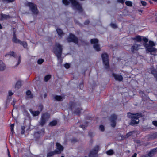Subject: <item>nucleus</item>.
Returning <instances> with one entry per match:
<instances>
[{
	"label": "nucleus",
	"mask_w": 157,
	"mask_h": 157,
	"mask_svg": "<svg viewBox=\"0 0 157 157\" xmlns=\"http://www.w3.org/2000/svg\"><path fill=\"white\" fill-rule=\"evenodd\" d=\"M43 108V106L42 105H40L39 106V109L40 110V111H42Z\"/></svg>",
	"instance_id": "nucleus-47"
},
{
	"label": "nucleus",
	"mask_w": 157,
	"mask_h": 157,
	"mask_svg": "<svg viewBox=\"0 0 157 157\" xmlns=\"http://www.w3.org/2000/svg\"><path fill=\"white\" fill-rule=\"evenodd\" d=\"M157 152V147L151 150L148 154V156L150 157L153 156Z\"/></svg>",
	"instance_id": "nucleus-14"
},
{
	"label": "nucleus",
	"mask_w": 157,
	"mask_h": 157,
	"mask_svg": "<svg viewBox=\"0 0 157 157\" xmlns=\"http://www.w3.org/2000/svg\"><path fill=\"white\" fill-rule=\"evenodd\" d=\"M3 28L2 26L1 25V24L0 23V29H2Z\"/></svg>",
	"instance_id": "nucleus-58"
},
{
	"label": "nucleus",
	"mask_w": 157,
	"mask_h": 157,
	"mask_svg": "<svg viewBox=\"0 0 157 157\" xmlns=\"http://www.w3.org/2000/svg\"><path fill=\"white\" fill-rule=\"evenodd\" d=\"M29 111L30 113L33 114V115L34 116H36L38 115L40 113V111H33L31 109H29Z\"/></svg>",
	"instance_id": "nucleus-19"
},
{
	"label": "nucleus",
	"mask_w": 157,
	"mask_h": 157,
	"mask_svg": "<svg viewBox=\"0 0 157 157\" xmlns=\"http://www.w3.org/2000/svg\"><path fill=\"white\" fill-rule=\"evenodd\" d=\"M56 146H57V149L55 150L57 151H60V153L63 150V147L59 143H56Z\"/></svg>",
	"instance_id": "nucleus-15"
},
{
	"label": "nucleus",
	"mask_w": 157,
	"mask_h": 157,
	"mask_svg": "<svg viewBox=\"0 0 157 157\" xmlns=\"http://www.w3.org/2000/svg\"><path fill=\"white\" fill-rule=\"evenodd\" d=\"M98 40H91L90 42L91 44H94V48L97 51L100 50L99 45L98 44Z\"/></svg>",
	"instance_id": "nucleus-9"
},
{
	"label": "nucleus",
	"mask_w": 157,
	"mask_h": 157,
	"mask_svg": "<svg viewBox=\"0 0 157 157\" xmlns=\"http://www.w3.org/2000/svg\"><path fill=\"white\" fill-rule=\"evenodd\" d=\"M95 39V40H96V39H97V38H93V39Z\"/></svg>",
	"instance_id": "nucleus-62"
},
{
	"label": "nucleus",
	"mask_w": 157,
	"mask_h": 157,
	"mask_svg": "<svg viewBox=\"0 0 157 157\" xmlns=\"http://www.w3.org/2000/svg\"><path fill=\"white\" fill-rule=\"evenodd\" d=\"M142 116V114L141 113H132L130 112L127 113V117L128 118H131V121L130 125L133 126L139 123V118Z\"/></svg>",
	"instance_id": "nucleus-3"
},
{
	"label": "nucleus",
	"mask_w": 157,
	"mask_h": 157,
	"mask_svg": "<svg viewBox=\"0 0 157 157\" xmlns=\"http://www.w3.org/2000/svg\"><path fill=\"white\" fill-rule=\"evenodd\" d=\"M90 22L89 20L87 19L84 22V24L85 25H87L89 24Z\"/></svg>",
	"instance_id": "nucleus-44"
},
{
	"label": "nucleus",
	"mask_w": 157,
	"mask_h": 157,
	"mask_svg": "<svg viewBox=\"0 0 157 157\" xmlns=\"http://www.w3.org/2000/svg\"><path fill=\"white\" fill-rule=\"evenodd\" d=\"M110 25L112 27L114 28H117V27L116 24L114 23H111Z\"/></svg>",
	"instance_id": "nucleus-42"
},
{
	"label": "nucleus",
	"mask_w": 157,
	"mask_h": 157,
	"mask_svg": "<svg viewBox=\"0 0 157 157\" xmlns=\"http://www.w3.org/2000/svg\"><path fill=\"white\" fill-rule=\"evenodd\" d=\"M99 129L102 132L104 131L105 130L104 126L103 125H100L99 126Z\"/></svg>",
	"instance_id": "nucleus-38"
},
{
	"label": "nucleus",
	"mask_w": 157,
	"mask_h": 157,
	"mask_svg": "<svg viewBox=\"0 0 157 157\" xmlns=\"http://www.w3.org/2000/svg\"><path fill=\"white\" fill-rule=\"evenodd\" d=\"M46 96H47V95H46V94H44V98L46 97Z\"/></svg>",
	"instance_id": "nucleus-60"
},
{
	"label": "nucleus",
	"mask_w": 157,
	"mask_h": 157,
	"mask_svg": "<svg viewBox=\"0 0 157 157\" xmlns=\"http://www.w3.org/2000/svg\"><path fill=\"white\" fill-rule=\"evenodd\" d=\"M7 154L8 153H10V152H9V150L8 148H7Z\"/></svg>",
	"instance_id": "nucleus-59"
},
{
	"label": "nucleus",
	"mask_w": 157,
	"mask_h": 157,
	"mask_svg": "<svg viewBox=\"0 0 157 157\" xmlns=\"http://www.w3.org/2000/svg\"><path fill=\"white\" fill-rule=\"evenodd\" d=\"M10 18V17L8 15L3 14L2 13L1 15V20H6Z\"/></svg>",
	"instance_id": "nucleus-16"
},
{
	"label": "nucleus",
	"mask_w": 157,
	"mask_h": 157,
	"mask_svg": "<svg viewBox=\"0 0 157 157\" xmlns=\"http://www.w3.org/2000/svg\"><path fill=\"white\" fill-rule=\"evenodd\" d=\"M152 124L154 126L157 127V121H153Z\"/></svg>",
	"instance_id": "nucleus-46"
},
{
	"label": "nucleus",
	"mask_w": 157,
	"mask_h": 157,
	"mask_svg": "<svg viewBox=\"0 0 157 157\" xmlns=\"http://www.w3.org/2000/svg\"><path fill=\"white\" fill-rule=\"evenodd\" d=\"M25 130H21V133L22 134H23L25 132Z\"/></svg>",
	"instance_id": "nucleus-56"
},
{
	"label": "nucleus",
	"mask_w": 157,
	"mask_h": 157,
	"mask_svg": "<svg viewBox=\"0 0 157 157\" xmlns=\"http://www.w3.org/2000/svg\"><path fill=\"white\" fill-rule=\"evenodd\" d=\"M51 75H47L45 76L44 78V80L45 82H47L51 78Z\"/></svg>",
	"instance_id": "nucleus-29"
},
{
	"label": "nucleus",
	"mask_w": 157,
	"mask_h": 157,
	"mask_svg": "<svg viewBox=\"0 0 157 157\" xmlns=\"http://www.w3.org/2000/svg\"><path fill=\"white\" fill-rule=\"evenodd\" d=\"M137 154L135 153L132 157H136Z\"/></svg>",
	"instance_id": "nucleus-54"
},
{
	"label": "nucleus",
	"mask_w": 157,
	"mask_h": 157,
	"mask_svg": "<svg viewBox=\"0 0 157 157\" xmlns=\"http://www.w3.org/2000/svg\"><path fill=\"white\" fill-rule=\"evenodd\" d=\"M13 42L16 43H19L22 45L25 48H26L27 46V43L24 41H21L20 40H13Z\"/></svg>",
	"instance_id": "nucleus-10"
},
{
	"label": "nucleus",
	"mask_w": 157,
	"mask_h": 157,
	"mask_svg": "<svg viewBox=\"0 0 157 157\" xmlns=\"http://www.w3.org/2000/svg\"><path fill=\"white\" fill-rule=\"evenodd\" d=\"M14 126V124H12L10 125V129H11V131L12 133H13L14 132V130H13V128Z\"/></svg>",
	"instance_id": "nucleus-34"
},
{
	"label": "nucleus",
	"mask_w": 157,
	"mask_h": 157,
	"mask_svg": "<svg viewBox=\"0 0 157 157\" xmlns=\"http://www.w3.org/2000/svg\"><path fill=\"white\" fill-rule=\"evenodd\" d=\"M23 113L27 117H28L29 115V114L28 112L26 110H25L24 111Z\"/></svg>",
	"instance_id": "nucleus-43"
},
{
	"label": "nucleus",
	"mask_w": 157,
	"mask_h": 157,
	"mask_svg": "<svg viewBox=\"0 0 157 157\" xmlns=\"http://www.w3.org/2000/svg\"><path fill=\"white\" fill-rule=\"evenodd\" d=\"M18 63L17 64V65H19L20 64V62H21V55H19L18 56Z\"/></svg>",
	"instance_id": "nucleus-41"
},
{
	"label": "nucleus",
	"mask_w": 157,
	"mask_h": 157,
	"mask_svg": "<svg viewBox=\"0 0 157 157\" xmlns=\"http://www.w3.org/2000/svg\"><path fill=\"white\" fill-rule=\"evenodd\" d=\"M61 157H64V156H62Z\"/></svg>",
	"instance_id": "nucleus-64"
},
{
	"label": "nucleus",
	"mask_w": 157,
	"mask_h": 157,
	"mask_svg": "<svg viewBox=\"0 0 157 157\" xmlns=\"http://www.w3.org/2000/svg\"><path fill=\"white\" fill-rule=\"evenodd\" d=\"M13 39H17L16 38V36L15 35V33H14L13 34Z\"/></svg>",
	"instance_id": "nucleus-51"
},
{
	"label": "nucleus",
	"mask_w": 157,
	"mask_h": 157,
	"mask_svg": "<svg viewBox=\"0 0 157 157\" xmlns=\"http://www.w3.org/2000/svg\"><path fill=\"white\" fill-rule=\"evenodd\" d=\"M16 101L14 99H13V102H12L11 104L12 105H13V106H14L15 102Z\"/></svg>",
	"instance_id": "nucleus-50"
},
{
	"label": "nucleus",
	"mask_w": 157,
	"mask_h": 157,
	"mask_svg": "<svg viewBox=\"0 0 157 157\" xmlns=\"http://www.w3.org/2000/svg\"><path fill=\"white\" fill-rule=\"evenodd\" d=\"M25 128V127L24 126H22L21 127V130H24Z\"/></svg>",
	"instance_id": "nucleus-55"
},
{
	"label": "nucleus",
	"mask_w": 157,
	"mask_h": 157,
	"mask_svg": "<svg viewBox=\"0 0 157 157\" xmlns=\"http://www.w3.org/2000/svg\"><path fill=\"white\" fill-rule=\"evenodd\" d=\"M78 40H67V42L70 43L71 42H73L75 44H77L78 43Z\"/></svg>",
	"instance_id": "nucleus-33"
},
{
	"label": "nucleus",
	"mask_w": 157,
	"mask_h": 157,
	"mask_svg": "<svg viewBox=\"0 0 157 157\" xmlns=\"http://www.w3.org/2000/svg\"><path fill=\"white\" fill-rule=\"evenodd\" d=\"M131 39H148L145 37H144L142 39L141 36L138 35L134 38L132 37Z\"/></svg>",
	"instance_id": "nucleus-25"
},
{
	"label": "nucleus",
	"mask_w": 157,
	"mask_h": 157,
	"mask_svg": "<svg viewBox=\"0 0 157 157\" xmlns=\"http://www.w3.org/2000/svg\"><path fill=\"white\" fill-rule=\"evenodd\" d=\"M132 133V132H130L128 133L125 136V138H127L129 136H131Z\"/></svg>",
	"instance_id": "nucleus-35"
},
{
	"label": "nucleus",
	"mask_w": 157,
	"mask_h": 157,
	"mask_svg": "<svg viewBox=\"0 0 157 157\" xmlns=\"http://www.w3.org/2000/svg\"><path fill=\"white\" fill-rule=\"evenodd\" d=\"M57 121H52L49 123V125L51 126H54L57 124Z\"/></svg>",
	"instance_id": "nucleus-31"
},
{
	"label": "nucleus",
	"mask_w": 157,
	"mask_h": 157,
	"mask_svg": "<svg viewBox=\"0 0 157 157\" xmlns=\"http://www.w3.org/2000/svg\"><path fill=\"white\" fill-rule=\"evenodd\" d=\"M148 137L149 139H154L157 138V132L148 135Z\"/></svg>",
	"instance_id": "nucleus-17"
},
{
	"label": "nucleus",
	"mask_w": 157,
	"mask_h": 157,
	"mask_svg": "<svg viewBox=\"0 0 157 157\" xmlns=\"http://www.w3.org/2000/svg\"><path fill=\"white\" fill-rule=\"evenodd\" d=\"M67 39H78L75 36L71 33H70L69 36Z\"/></svg>",
	"instance_id": "nucleus-20"
},
{
	"label": "nucleus",
	"mask_w": 157,
	"mask_h": 157,
	"mask_svg": "<svg viewBox=\"0 0 157 157\" xmlns=\"http://www.w3.org/2000/svg\"><path fill=\"white\" fill-rule=\"evenodd\" d=\"M6 68L5 64L3 62L0 60V71L4 70Z\"/></svg>",
	"instance_id": "nucleus-18"
},
{
	"label": "nucleus",
	"mask_w": 157,
	"mask_h": 157,
	"mask_svg": "<svg viewBox=\"0 0 157 157\" xmlns=\"http://www.w3.org/2000/svg\"><path fill=\"white\" fill-rule=\"evenodd\" d=\"M80 86H81V85H83V84H80Z\"/></svg>",
	"instance_id": "nucleus-63"
},
{
	"label": "nucleus",
	"mask_w": 157,
	"mask_h": 157,
	"mask_svg": "<svg viewBox=\"0 0 157 157\" xmlns=\"http://www.w3.org/2000/svg\"><path fill=\"white\" fill-rule=\"evenodd\" d=\"M60 151H57L54 150L52 151H50L47 153V157H50L56 154H60Z\"/></svg>",
	"instance_id": "nucleus-12"
},
{
	"label": "nucleus",
	"mask_w": 157,
	"mask_h": 157,
	"mask_svg": "<svg viewBox=\"0 0 157 157\" xmlns=\"http://www.w3.org/2000/svg\"><path fill=\"white\" fill-rule=\"evenodd\" d=\"M117 119V116L115 114H113L111 115L110 118V121H116Z\"/></svg>",
	"instance_id": "nucleus-22"
},
{
	"label": "nucleus",
	"mask_w": 157,
	"mask_h": 157,
	"mask_svg": "<svg viewBox=\"0 0 157 157\" xmlns=\"http://www.w3.org/2000/svg\"><path fill=\"white\" fill-rule=\"evenodd\" d=\"M106 153L108 155H112L114 154L113 151L112 149L109 150L107 151Z\"/></svg>",
	"instance_id": "nucleus-30"
},
{
	"label": "nucleus",
	"mask_w": 157,
	"mask_h": 157,
	"mask_svg": "<svg viewBox=\"0 0 157 157\" xmlns=\"http://www.w3.org/2000/svg\"><path fill=\"white\" fill-rule=\"evenodd\" d=\"M81 109L80 108H77L75 110L74 112V113L76 115H79L80 113V110Z\"/></svg>",
	"instance_id": "nucleus-26"
},
{
	"label": "nucleus",
	"mask_w": 157,
	"mask_h": 157,
	"mask_svg": "<svg viewBox=\"0 0 157 157\" xmlns=\"http://www.w3.org/2000/svg\"><path fill=\"white\" fill-rule=\"evenodd\" d=\"M54 99L57 101H61L63 100V97L61 96L55 95Z\"/></svg>",
	"instance_id": "nucleus-21"
},
{
	"label": "nucleus",
	"mask_w": 157,
	"mask_h": 157,
	"mask_svg": "<svg viewBox=\"0 0 157 157\" xmlns=\"http://www.w3.org/2000/svg\"><path fill=\"white\" fill-rule=\"evenodd\" d=\"M7 55H9L10 56H13L14 57H16V54L13 51L9 52L8 53Z\"/></svg>",
	"instance_id": "nucleus-28"
},
{
	"label": "nucleus",
	"mask_w": 157,
	"mask_h": 157,
	"mask_svg": "<svg viewBox=\"0 0 157 157\" xmlns=\"http://www.w3.org/2000/svg\"><path fill=\"white\" fill-rule=\"evenodd\" d=\"M63 45L59 43H55L53 48V52L54 53L57 58L58 60L61 63L62 62V59H61V57L62 53L63 48Z\"/></svg>",
	"instance_id": "nucleus-4"
},
{
	"label": "nucleus",
	"mask_w": 157,
	"mask_h": 157,
	"mask_svg": "<svg viewBox=\"0 0 157 157\" xmlns=\"http://www.w3.org/2000/svg\"><path fill=\"white\" fill-rule=\"evenodd\" d=\"M76 105V104L74 103H72L71 104V109H73L74 108V106H75Z\"/></svg>",
	"instance_id": "nucleus-49"
},
{
	"label": "nucleus",
	"mask_w": 157,
	"mask_h": 157,
	"mask_svg": "<svg viewBox=\"0 0 157 157\" xmlns=\"http://www.w3.org/2000/svg\"><path fill=\"white\" fill-rule=\"evenodd\" d=\"M27 6L29 7L33 14L36 15L38 14L39 12L36 5L31 2H28Z\"/></svg>",
	"instance_id": "nucleus-5"
},
{
	"label": "nucleus",
	"mask_w": 157,
	"mask_h": 157,
	"mask_svg": "<svg viewBox=\"0 0 157 157\" xmlns=\"http://www.w3.org/2000/svg\"><path fill=\"white\" fill-rule=\"evenodd\" d=\"M26 94L28 96V98H31L33 97L32 94H31V92L30 91L28 90L26 91Z\"/></svg>",
	"instance_id": "nucleus-24"
},
{
	"label": "nucleus",
	"mask_w": 157,
	"mask_h": 157,
	"mask_svg": "<svg viewBox=\"0 0 157 157\" xmlns=\"http://www.w3.org/2000/svg\"><path fill=\"white\" fill-rule=\"evenodd\" d=\"M140 2H141V3L142 4V5L143 6H146L147 5V3H146V2L145 1L141 0L140 1Z\"/></svg>",
	"instance_id": "nucleus-40"
},
{
	"label": "nucleus",
	"mask_w": 157,
	"mask_h": 157,
	"mask_svg": "<svg viewBox=\"0 0 157 157\" xmlns=\"http://www.w3.org/2000/svg\"><path fill=\"white\" fill-rule=\"evenodd\" d=\"M62 0V3L65 5L69 4L70 2L72 7L78 11L80 12H82L83 10L82 5L77 0Z\"/></svg>",
	"instance_id": "nucleus-2"
},
{
	"label": "nucleus",
	"mask_w": 157,
	"mask_h": 157,
	"mask_svg": "<svg viewBox=\"0 0 157 157\" xmlns=\"http://www.w3.org/2000/svg\"><path fill=\"white\" fill-rule=\"evenodd\" d=\"M111 125L113 127H115L116 125V121H111Z\"/></svg>",
	"instance_id": "nucleus-37"
},
{
	"label": "nucleus",
	"mask_w": 157,
	"mask_h": 157,
	"mask_svg": "<svg viewBox=\"0 0 157 157\" xmlns=\"http://www.w3.org/2000/svg\"><path fill=\"white\" fill-rule=\"evenodd\" d=\"M50 114L47 113H45L42 115L39 123L40 125L42 127L45 124L46 122L50 118Z\"/></svg>",
	"instance_id": "nucleus-6"
},
{
	"label": "nucleus",
	"mask_w": 157,
	"mask_h": 157,
	"mask_svg": "<svg viewBox=\"0 0 157 157\" xmlns=\"http://www.w3.org/2000/svg\"><path fill=\"white\" fill-rule=\"evenodd\" d=\"M14 0H2V2H4L10 3L13 2Z\"/></svg>",
	"instance_id": "nucleus-39"
},
{
	"label": "nucleus",
	"mask_w": 157,
	"mask_h": 157,
	"mask_svg": "<svg viewBox=\"0 0 157 157\" xmlns=\"http://www.w3.org/2000/svg\"><path fill=\"white\" fill-rule=\"evenodd\" d=\"M113 76L114 78L115 79L119 81H122L123 79V77L122 75L113 73Z\"/></svg>",
	"instance_id": "nucleus-11"
},
{
	"label": "nucleus",
	"mask_w": 157,
	"mask_h": 157,
	"mask_svg": "<svg viewBox=\"0 0 157 157\" xmlns=\"http://www.w3.org/2000/svg\"><path fill=\"white\" fill-rule=\"evenodd\" d=\"M136 42H140V44H135L132 46L131 48V50L133 53H135V51H137L139 49V47L142 45H143L146 48L147 53L150 52L151 54H152V52H157V49L154 47L155 46V44L154 42L152 41H148V40H136ZM153 55V54H152Z\"/></svg>",
	"instance_id": "nucleus-1"
},
{
	"label": "nucleus",
	"mask_w": 157,
	"mask_h": 157,
	"mask_svg": "<svg viewBox=\"0 0 157 157\" xmlns=\"http://www.w3.org/2000/svg\"><path fill=\"white\" fill-rule=\"evenodd\" d=\"M21 81H18L16 84L15 87L17 89H18L21 87Z\"/></svg>",
	"instance_id": "nucleus-23"
},
{
	"label": "nucleus",
	"mask_w": 157,
	"mask_h": 157,
	"mask_svg": "<svg viewBox=\"0 0 157 157\" xmlns=\"http://www.w3.org/2000/svg\"><path fill=\"white\" fill-rule=\"evenodd\" d=\"M36 134H38V133H35V135H36Z\"/></svg>",
	"instance_id": "nucleus-61"
},
{
	"label": "nucleus",
	"mask_w": 157,
	"mask_h": 157,
	"mask_svg": "<svg viewBox=\"0 0 157 157\" xmlns=\"http://www.w3.org/2000/svg\"><path fill=\"white\" fill-rule=\"evenodd\" d=\"M13 94V93L10 91H9V96H11Z\"/></svg>",
	"instance_id": "nucleus-52"
},
{
	"label": "nucleus",
	"mask_w": 157,
	"mask_h": 157,
	"mask_svg": "<svg viewBox=\"0 0 157 157\" xmlns=\"http://www.w3.org/2000/svg\"><path fill=\"white\" fill-rule=\"evenodd\" d=\"M99 147L98 145H97L94 148L90 151L89 154L90 157H95L98 153L99 150Z\"/></svg>",
	"instance_id": "nucleus-8"
},
{
	"label": "nucleus",
	"mask_w": 157,
	"mask_h": 157,
	"mask_svg": "<svg viewBox=\"0 0 157 157\" xmlns=\"http://www.w3.org/2000/svg\"><path fill=\"white\" fill-rule=\"evenodd\" d=\"M117 1L121 3H124L125 2V0H117Z\"/></svg>",
	"instance_id": "nucleus-48"
},
{
	"label": "nucleus",
	"mask_w": 157,
	"mask_h": 157,
	"mask_svg": "<svg viewBox=\"0 0 157 157\" xmlns=\"http://www.w3.org/2000/svg\"><path fill=\"white\" fill-rule=\"evenodd\" d=\"M64 67L68 69L70 67V65L69 64L66 63L65 64Z\"/></svg>",
	"instance_id": "nucleus-45"
},
{
	"label": "nucleus",
	"mask_w": 157,
	"mask_h": 157,
	"mask_svg": "<svg viewBox=\"0 0 157 157\" xmlns=\"http://www.w3.org/2000/svg\"><path fill=\"white\" fill-rule=\"evenodd\" d=\"M56 31L58 35L60 37H62L65 35V33L60 28H58L56 29Z\"/></svg>",
	"instance_id": "nucleus-13"
},
{
	"label": "nucleus",
	"mask_w": 157,
	"mask_h": 157,
	"mask_svg": "<svg viewBox=\"0 0 157 157\" xmlns=\"http://www.w3.org/2000/svg\"><path fill=\"white\" fill-rule=\"evenodd\" d=\"M44 61L43 59H39L37 61V63L38 64H41Z\"/></svg>",
	"instance_id": "nucleus-36"
},
{
	"label": "nucleus",
	"mask_w": 157,
	"mask_h": 157,
	"mask_svg": "<svg viewBox=\"0 0 157 157\" xmlns=\"http://www.w3.org/2000/svg\"><path fill=\"white\" fill-rule=\"evenodd\" d=\"M125 4L126 5L129 6H131L132 5V2L130 1H126L125 2Z\"/></svg>",
	"instance_id": "nucleus-32"
},
{
	"label": "nucleus",
	"mask_w": 157,
	"mask_h": 157,
	"mask_svg": "<svg viewBox=\"0 0 157 157\" xmlns=\"http://www.w3.org/2000/svg\"><path fill=\"white\" fill-rule=\"evenodd\" d=\"M7 155H8V157H11V155H10V153H8Z\"/></svg>",
	"instance_id": "nucleus-57"
},
{
	"label": "nucleus",
	"mask_w": 157,
	"mask_h": 157,
	"mask_svg": "<svg viewBox=\"0 0 157 157\" xmlns=\"http://www.w3.org/2000/svg\"><path fill=\"white\" fill-rule=\"evenodd\" d=\"M151 73L154 76V77L156 78L157 81V71L155 70H152Z\"/></svg>",
	"instance_id": "nucleus-27"
},
{
	"label": "nucleus",
	"mask_w": 157,
	"mask_h": 157,
	"mask_svg": "<svg viewBox=\"0 0 157 157\" xmlns=\"http://www.w3.org/2000/svg\"><path fill=\"white\" fill-rule=\"evenodd\" d=\"M102 59L105 68L106 69H108L109 67V64L108 59V55L105 53L101 55Z\"/></svg>",
	"instance_id": "nucleus-7"
},
{
	"label": "nucleus",
	"mask_w": 157,
	"mask_h": 157,
	"mask_svg": "<svg viewBox=\"0 0 157 157\" xmlns=\"http://www.w3.org/2000/svg\"><path fill=\"white\" fill-rule=\"evenodd\" d=\"M80 126L83 129H84L85 128V126L84 125H80Z\"/></svg>",
	"instance_id": "nucleus-53"
}]
</instances>
